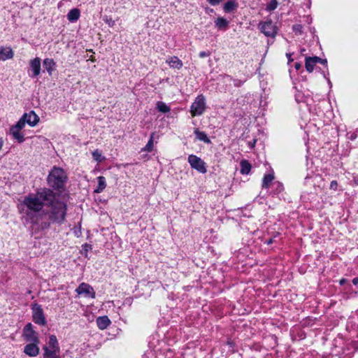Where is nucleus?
Returning a JSON list of instances; mask_svg holds the SVG:
<instances>
[{"label": "nucleus", "instance_id": "nucleus-1", "mask_svg": "<svg viewBox=\"0 0 358 358\" xmlns=\"http://www.w3.org/2000/svg\"><path fill=\"white\" fill-rule=\"evenodd\" d=\"M17 208L25 211L34 234L50 229L51 224L61 225L66 220V203H20Z\"/></svg>", "mask_w": 358, "mask_h": 358}, {"label": "nucleus", "instance_id": "nucleus-2", "mask_svg": "<svg viewBox=\"0 0 358 358\" xmlns=\"http://www.w3.org/2000/svg\"><path fill=\"white\" fill-rule=\"evenodd\" d=\"M68 180L65 171L57 166H54L50 171L47 182L50 187L56 190L64 189Z\"/></svg>", "mask_w": 358, "mask_h": 358}, {"label": "nucleus", "instance_id": "nucleus-3", "mask_svg": "<svg viewBox=\"0 0 358 358\" xmlns=\"http://www.w3.org/2000/svg\"><path fill=\"white\" fill-rule=\"evenodd\" d=\"M55 194L48 188H41L37 191L36 196H29L24 201H53Z\"/></svg>", "mask_w": 358, "mask_h": 358}, {"label": "nucleus", "instance_id": "nucleus-4", "mask_svg": "<svg viewBox=\"0 0 358 358\" xmlns=\"http://www.w3.org/2000/svg\"><path fill=\"white\" fill-rule=\"evenodd\" d=\"M31 310L33 322L40 326H45L47 320L41 305L37 303L31 304Z\"/></svg>", "mask_w": 358, "mask_h": 358}, {"label": "nucleus", "instance_id": "nucleus-5", "mask_svg": "<svg viewBox=\"0 0 358 358\" xmlns=\"http://www.w3.org/2000/svg\"><path fill=\"white\" fill-rule=\"evenodd\" d=\"M206 109L205 98L203 95H199L192 103L190 108L192 116H199L203 113Z\"/></svg>", "mask_w": 358, "mask_h": 358}, {"label": "nucleus", "instance_id": "nucleus-6", "mask_svg": "<svg viewBox=\"0 0 358 358\" xmlns=\"http://www.w3.org/2000/svg\"><path fill=\"white\" fill-rule=\"evenodd\" d=\"M188 162L192 169H195L200 173H206L207 172V166L205 162L200 157L194 155H190L188 157Z\"/></svg>", "mask_w": 358, "mask_h": 358}, {"label": "nucleus", "instance_id": "nucleus-7", "mask_svg": "<svg viewBox=\"0 0 358 358\" xmlns=\"http://www.w3.org/2000/svg\"><path fill=\"white\" fill-rule=\"evenodd\" d=\"M24 340L28 343H40L38 333L34 329L31 323L27 324L22 331Z\"/></svg>", "mask_w": 358, "mask_h": 358}, {"label": "nucleus", "instance_id": "nucleus-8", "mask_svg": "<svg viewBox=\"0 0 358 358\" xmlns=\"http://www.w3.org/2000/svg\"><path fill=\"white\" fill-rule=\"evenodd\" d=\"M76 292L78 295L84 294L85 297L95 299L96 292L94 288L88 283L81 282L76 289Z\"/></svg>", "mask_w": 358, "mask_h": 358}, {"label": "nucleus", "instance_id": "nucleus-9", "mask_svg": "<svg viewBox=\"0 0 358 358\" xmlns=\"http://www.w3.org/2000/svg\"><path fill=\"white\" fill-rule=\"evenodd\" d=\"M259 28L266 36L274 37L277 33L276 27L271 21L260 23Z\"/></svg>", "mask_w": 358, "mask_h": 358}, {"label": "nucleus", "instance_id": "nucleus-10", "mask_svg": "<svg viewBox=\"0 0 358 358\" xmlns=\"http://www.w3.org/2000/svg\"><path fill=\"white\" fill-rule=\"evenodd\" d=\"M29 66L31 73L29 76L31 78L38 77L41 73V59L36 57L29 61Z\"/></svg>", "mask_w": 358, "mask_h": 358}, {"label": "nucleus", "instance_id": "nucleus-11", "mask_svg": "<svg viewBox=\"0 0 358 358\" xmlns=\"http://www.w3.org/2000/svg\"><path fill=\"white\" fill-rule=\"evenodd\" d=\"M39 343H29L24 348V352L29 357H36L39 354Z\"/></svg>", "mask_w": 358, "mask_h": 358}, {"label": "nucleus", "instance_id": "nucleus-12", "mask_svg": "<svg viewBox=\"0 0 358 358\" xmlns=\"http://www.w3.org/2000/svg\"><path fill=\"white\" fill-rule=\"evenodd\" d=\"M27 124L31 127H34L39 122V117L33 110L25 113L22 117Z\"/></svg>", "mask_w": 358, "mask_h": 358}, {"label": "nucleus", "instance_id": "nucleus-13", "mask_svg": "<svg viewBox=\"0 0 358 358\" xmlns=\"http://www.w3.org/2000/svg\"><path fill=\"white\" fill-rule=\"evenodd\" d=\"M14 52L10 47L0 46V61L12 59Z\"/></svg>", "mask_w": 358, "mask_h": 358}, {"label": "nucleus", "instance_id": "nucleus-14", "mask_svg": "<svg viewBox=\"0 0 358 358\" xmlns=\"http://www.w3.org/2000/svg\"><path fill=\"white\" fill-rule=\"evenodd\" d=\"M166 62L169 65L171 68L180 69L182 66V62L176 56L169 57L166 60Z\"/></svg>", "mask_w": 358, "mask_h": 358}, {"label": "nucleus", "instance_id": "nucleus-15", "mask_svg": "<svg viewBox=\"0 0 358 358\" xmlns=\"http://www.w3.org/2000/svg\"><path fill=\"white\" fill-rule=\"evenodd\" d=\"M43 66L48 73L51 76L56 68V62L50 58H46L43 60Z\"/></svg>", "mask_w": 358, "mask_h": 358}, {"label": "nucleus", "instance_id": "nucleus-16", "mask_svg": "<svg viewBox=\"0 0 358 358\" xmlns=\"http://www.w3.org/2000/svg\"><path fill=\"white\" fill-rule=\"evenodd\" d=\"M111 324L108 316H101L96 318V324L99 329L103 330Z\"/></svg>", "mask_w": 358, "mask_h": 358}, {"label": "nucleus", "instance_id": "nucleus-17", "mask_svg": "<svg viewBox=\"0 0 358 358\" xmlns=\"http://www.w3.org/2000/svg\"><path fill=\"white\" fill-rule=\"evenodd\" d=\"M43 349L44 350V358H58L57 354L59 352V350L51 349L47 346H44Z\"/></svg>", "mask_w": 358, "mask_h": 358}, {"label": "nucleus", "instance_id": "nucleus-18", "mask_svg": "<svg viewBox=\"0 0 358 358\" xmlns=\"http://www.w3.org/2000/svg\"><path fill=\"white\" fill-rule=\"evenodd\" d=\"M10 132L13 137L19 143H22L24 141V135L21 132V130H19L14 126L10 128Z\"/></svg>", "mask_w": 358, "mask_h": 358}, {"label": "nucleus", "instance_id": "nucleus-19", "mask_svg": "<svg viewBox=\"0 0 358 358\" xmlns=\"http://www.w3.org/2000/svg\"><path fill=\"white\" fill-rule=\"evenodd\" d=\"M273 180H274L273 173H269L268 174H266L264 176L263 180H262V187L268 188Z\"/></svg>", "mask_w": 358, "mask_h": 358}, {"label": "nucleus", "instance_id": "nucleus-20", "mask_svg": "<svg viewBox=\"0 0 358 358\" xmlns=\"http://www.w3.org/2000/svg\"><path fill=\"white\" fill-rule=\"evenodd\" d=\"M98 185L94 189V192L99 193L102 192L106 187V178L103 176H99L97 178Z\"/></svg>", "mask_w": 358, "mask_h": 358}, {"label": "nucleus", "instance_id": "nucleus-21", "mask_svg": "<svg viewBox=\"0 0 358 358\" xmlns=\"http://www.w3.org/2000/svg\"><path fill=\"white\" fill-rule=\"evenodd\" d=\"M80 17V10L78 8L71 9L67 15V18L70 22H76Z\"/></svg>", "mask_w": 358, "mask_h": 358}, {"label": "nucleus", "instance_id": "nucleus-22", "mask_svg": "<svg viewBox=\"0 0 358 358\" xmlns=\"http://www.w3.org/2000/svg\"><path fill=\"white\" fill-rule=\"evenodd\" d=\"M238 3L236 0H229L225 3V12H233L238 8Z\"/></svg>", "mask_w": 358, "mask_h": 358}, {"label": "nucleus", "instance_id": "nucleus-23", "mask_svg": "<svg viewBox=\"0 0 358 358\" xmlns=\"http://www.w3.org/2000/svg\"><path fill=\"white\" fill-rule=\"evenodd\" d=\"M48 345L49 348L57 349V350H59V343L56 336L51 335L49 337Z\"/></svg>", "mask_w": 358, "mask_h": 358}, {"label": "nucleus", "instance_id": "nucleus-24", "mask_svg": "<svg viewBox=\"0 0 358 358\" xmlns=\"http://www.w3.org/2000/svg\"><path fill=\"white\" fill-rule=\"evenodd\" d=\"M251 170V164L246 160L241 162V173L242 174H248Z\"/></svg>", "mask_w": 358, "mask_h": 358}, {"label": "nucleus", "instance_id": "nucleus-25", "mask_svg": "<svg viewBox=\"0 0 358 358\" xmlns=\"http://www.w3.org/2000/svg\"><path fill=\"white\" fill-rule=\"evenodd\" d=\"M156 107L159 111L163 113H169L171 110L170 107L166 103L162 101H157L156 103Z\"/></svg>", "mask_w": 358, "mask_h": 358}, {"label": "nucleus", "instance_id": "nucleus-26", "mask_svg": "<svg viewBox=\"0 0 358 358\" xmlns=\"http://www.w3.org/2000/svg\"><path fill=\"white\" fill-rule=\"evenodd\" d=\"M315 64V59H312L311 57L306 58V68L308 72H312L313 71Z\"/></svg>", "mask_w": 358, "mask_h": 358}, {"label": "nucleus", "instance_id": "nucleus-27", "mask_svg": "<svg viewBox=\"0 0 358 358\" xmlns=\"http://www.w3.org/2000/svg\"><path fill=\"white\" fill-rule=\"evenodd\" d=\"M93 159L97 162H102L105 160V157L102 155V153L99 150H95L92 153Z\"/></svg>", "mask_w": 358, "mask_h": 358}, {"label": "nucleus", "instance_id": "nucleus-28", "mask_svg": "<svg viewBox=\"0 0 358 358\" xmlns=\"http://www.w3.org/2000/svg\"><path fill=\"white\" fill-rule=\"evenodd\" d=\"M194 133H195V135H196V137L197 139H199L201 141H203L205 143L210 142L209 138H208L207 135L204 132L196 130Z\"/></svg>", "mask_w": 358, "mask_h": 358}, {"label": "nucleus", "instance_id": "nucleus-29", "mask_svg": "<svg viewBox=\"0 0 358 358\" xmlns=\"http://www.w3.org/2000/svg\"><path fill=\"white\" fill-rule=\"evenodd\" d=\"M153 134L151 135L150 140L148 141L146 145L142 149L143 151L151 152L153 150Z\"/></svg>", "mask_w": 358, "mask_h": 358}, {"label": "nucleus", "instance_id": "nucleus-30", "mask_svg": "<svg viewBox=\"0 0 358 358\" xmlns=\"http://www.w3.org/2000/svg\"><path fill=\"white\" fill-rule=\"evenodd\" d=\"M277 0H271V1L266 6V10L272 11L275 10L278 6Z\"/></svg>", "mask_w": 358, "mask_h": 358}, {"label": "nucleus", "instance_id": "nucleus-31", "mask_svg": "<svg viewBox=\"0 0 358 358\" xmlns=\"http://www.w3.org/2000/svg\"><path fill=\"white\" fill-rule=\"evenodd\" d=\"M73 234L78 238L82 236L81 222H78V225L74 227Z\"/></svg>", "mask_w": 358, "mask_h": 358}, {"label": "nucleus", "instance_id": "nucleus-32", "mask_svg": "<svg viewBox=\"0 0 358 358\" xmlns=\"http://www.w3.org/2000/svg\"><path fill=\"white\" fill-rule=\"evenodd\" d=\"M25 124L26 122L22 117H21L20 120L14 125V127L18 129L19 130H22L24 127Z\"/></svg>", "mask_w": 358, "mask_h": 358}, {"label": "nucleus", "instance_id": "nucleus-33", "mask_svg": "<svg viewBox=\"0 0 358 358\" xmlns=\"http://www.w3.org/2000/svg\"><path fill=\"white\" fill-rule=\"evenodd\" d=\"M103 20L109 27H112L115 25V21L111 17L105 16Z\"/></svg>", "mask_w": 358, "mask_h": 358}, {"label": "nucleus", "instance_id": "nucleus-34", "mask_svg": "<svg viewBox=\"0 0 358 358\" xmlns=\"http://www.w3.org/2000/svg\"><path fill=\"white\" fill-rule=\"evenodd\" d=\"M83 250L87 253L89 250H92V246L91 244L85 243L82 245Z\"/></svg>", "mask_w": 358, "mask_h": 358}, {"label": "nucleus", "instance_id": "nucleus-35", "mask_svg": "<svg viewBox=\"0 0 358 358\" xmlns=\"http://www.w3.org/2000/svg\"><path fill=\"white\" fill-rule=\"evenodd\" d=\"M216 26L219 28L224 27V18L220 17L216 21Z\"/></svg>", "mask_w": 358, "mask_h": 358}, {"label": "nucleus", "instance_id": "nucleus-36", "mask_svg": "<svg viewBox=\"0 0 358 358\" xmlns=\"http://www.w3.org/2000/svg\"><path fill=\"white\" fill-rule=\"evenodd\" d=\"M338 188V182L336 180H333L330 184V189L332 190H336Z\"/></svg>", "mask_w": 358, "mask_h": 358}, {"label": "nucleus", "instance_id": "nucleus-37", "mask_svg": "<svg viewBox=\"0 0 358 358\" xmlns=\"http://www.w3.org/2000/svg\"><path fill=\"white\" fill-rule=\"evenodd\" d=\"M273 185L276 187V189L279 192H280V191H282L283 189V186H282V185L280 182H275L273 183Z\"/></svg>", "mask_w": 358, "mask_h": 358}, {"label": "nucleus", "instance_id": "nucleus-38", "mask_svg": "<svg viewBox=\"0 0 358 358\" xmlns=\"http://www.w3.org/2000/svg\"><path fill=\"white\" fill-rule=\"evenodd\" d=\"M208 1L211 5L215 6L218 4L220 2H221L222 0H208Z\"/></svg>", "mask_w": 358, "mask_h": 358}, {"label": "nucleus", "instance_id": "nucleus-39", "mask_svg": "<svg viewBox=\"0 0 358 358\" xmlns=\"http://www.w3.org/2000/svg\"><path fill=\"white\" fill-rule=\"evenodd\" d=\"M209 55V53L205 51H202L199 52V57L201 58L206 57Z\"/></svg>", "mask_w": 358, "mask_h": 358}, {"label": "nucleus", "instance_id": "nucleus-40", "mask_svg": "<svg viewBox=\"0 0 358 358\" xmlns=\"http://www.w3.org/2000/svg\"><path fill=\"white\" fill-rule=\"evenodd\" d=\"M255 143H256V139H253L252 141L248 142V146L250 148H253L255 145Z\"/></svg>", "mask_w": 358, "mask_h": 358}, {"label": "nucleus", "instance_id": "nucleus-41", "mask_svg": "<svg viewBox=\"0 0 358 358\" xmlns=\"http://www.w3.org/2000/svg\"><path fill=\"white\" fill-rule=\"evenodd\" d=\"M301 66V64H299V63H295V64H294V67H295V69H296V70L300 69Z\"/></svg>", "mask_w": 358, "mask_h": 358}, {"label": "nucleus", "instance_id": "nucleus-42", "mask_svg": "<svg viewBox=\"0 0 358 358\" xmlns=\"http://www.w3.org/2000/svg\"><path fill=\"white\" fill-rule=\"evenodd\" d=\"M352 282L355 285H358V278H355L353 280H352Z\"/></svg>", "mask_w": 358, "mask_h": 358}, {"label": "nucleus", "instance_id": "nucleus-43", "mask_svg": "<svg viewBox=\"0 0 358 358\" xmlns=\"http://www.w3.org/2000/svg\"><path fill=\"white\" fill-rule=\"evenodd\" d=\"M312 59H315V63L320 62L321 61V59L317 57H311Z\"/></svg>", "mask_w": 358, "mask_h": 358}, {"label": "nucleus", "instance_id": "nucleus-44", "mask_svg": "<svg viewBox=\"0 0 358 358\" xmlns=\"http://www.w3.org/2000/svg\"><path fill=\"white\" fill-rule=\"evenodd\" d=\"M344 282H345L344 279L341 280V281H340L341 285H343Z\"/></svg>", "mask_w": 358, "mask_h": 358}, {"label": "nucleus", "instance_id": "nucleus-45", "mask_svg": "<svg viewBox=\"0 0 358 358\" xmlns=\"http://www.w3.org/2000/svg\"><path fill=\"white\" fill-rule=\"evenodd\" d=\"M320 62H321L322 64H324V62H326V60L321 59V61Z\"/></svg>", "mask_w": 358, "mask_h": 358}, {"label": "nucleus", "instance_id": "nucleus-46", "mask_svg": "<svg viewBox=\"0 0 358 358\" xmlns=\"http://www.w3.org/2000/svg\"><path fill=\"white\" fill-rule=\"evenodd\" d=\"M287 56L290 57H291V55H288V54H287Z\"/></svg>", "mask_w": 358, "mask_h": 358}, {"label": "nucleus", "instance_id": "nucleus-47", "mask_svg": "<svg viewBox=\"0 0 358 358\" xmlns=\"http://www.w3.org/2000/svg\"><path fill=\"white\" fill-rule=\"evenodd\" d=\"M44 358V357H43Z\"/></svg>", "mask_w": 358, "mask_h": 358}]
</instances>
